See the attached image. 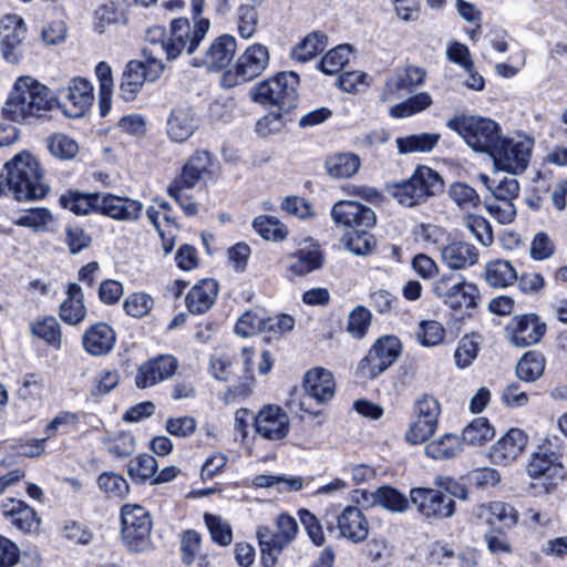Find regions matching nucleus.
Masks as SVG:
<instances>
[{
    "label": "nucleus",
    "mask_w": 567,
    "mask_h": 567,
    "mask_svg": "<svg viewBox=\"0 0 567 567\" xmlns=\"http://www.w3.org/2000/svg\"><path fill=\"white\" fill-rule=\"evenodd\" d=\"M56 104L45 85L31 76H21L14 83L2 113L13 122H25L41 117Z\"/></svg>",
    "instance_id": "1"
},
{
    "label": "nucleus",
    "mask_w": 567,
    "mask_h": 567,
    "mask_svg": "<svg viewBox=\"0 0 567 567\" xmlns=\"http://www.w3.org/2000/svg\"><path fill=\"white\" fill-rule=\"evenodd\" d=\"M7 183L17 199H42L49 192L38 159L28 152L16 155L4 166Z\"/></svg>",
    "instance_id": "2"
},
{
    "label": "nucleus",
    "mask_w": 567,
    "mask_h": 567,
    "mask_svg": "<svg viewBox=\"0 0 567 567\" xmlns=\"http://www.w3.org/2000/svg\"><path fill=\"white\" fill-rule=\"evenodd\" d=\"M209 20L200 18L190 27L185 18L174 19L171 23V35L164 39H151V52L161 51L166 60L173 61L183 52L194 53L209 30Z\"/></svg>",
    "instance_id": "3"
},
{
    "label": "nucleus",
    "mask_w": 567,
    "mask_h": 567,
    "mask_svg": "<svg viewBox=\"0 0 567 567\" xmlns=\"http://www.w3.org/2000/svg\"><path fill=\"white\" fill-rule=\"evenodd\" d=\"M476 153L491 156L499 143L503 133L501 126L493 120L475 115H456L446 123Z\"/></svg>",
    "instance_id": "4"
},
{
    "label": "nucleus",
    "mask_w": 567,
    "mask_h": 567,
    "mask_svg": "<svg viewBox=\"0 0 567 567\" xmlns=\"http://www.w3.org/2000/svg\"><path fill=\"white\" fill-rule=\"evenodd\" d=\"M299 76L295 72H280L256 83L249 90L250 99L262 105H271L289 112L298 102Z\"/></svg>",
    "instance_id": "5"
},
{
    "label": "nucleus",
    "mask_w": 567,
    "mask_h": 567,
    "mask_svg": "<svg viewBox=\"0 0 567 567\" xmlns=\"http://www.w3.org/2000/svg\"><path fill=\"white\" fill-rule=\"evenodd\" d=\"M527 474L533 482L535 495L551 493L565 480V468L557 452L543 445L536 451L528 465Z\"/></svg>",
    "instance_id": "6"
},
{
    "label": "nucleus",
    "mask_w": 567,
    "mask_h": 567,
    "mask_svg": "<svg viewBox=\"0 0 567 567\" xmlns=\"http://www.w3.org/2000/svg\"><path fill=\"white\" fill-rule=\"evenodd\" d=\"M442 190V177L430 167L419 166L408 181L394 187L392 194L401 205L413 207Z\"/></svg>",
    "instance_id": "7"
},
{
    "label": "nucleus",
    "mask_w": 567,
    "mask_h": 567,
    "mask_svg": "<svg viewBox=\"0 0 567 567\" xmlns=\"http://www.w3.org/2000/svg\"><path fill=\"white\" fill-rule=\"evenodd\" d=\"M298 525L295 518L281 514L276 522V530L267 526L257 528L256 536L261 551V564L264 567H274L278 556L288 544L296 537Z\"/></svg>",
    "instance_id": "8"
},
{
    "label": "nucleus",
    "mask_w": 567,
    "mask_h": 567,
    "mask_svg": "<svg viewBox=\"0 0 567 567\" xmlns=\"http://www.w3.org/2000/svg\"><path fill=\"white\" fill-rule=\"evenodd\" d=\"M533 145L534 141L527 136H502L491 157L496 168L519 174L528 166Z\"/></svg>",
    "instance_id": "9"
},
{
    "label": "nucleus",
    "mask_w": 567,
    "mask_h": 567,
    "mask_svg": "<svg viewBox=\"0 0 567 567\" xmlns=\"http://www.w3.org/2000/svg\"><path fill=\"white\" fill-rule=\"evenodd\" d=\"M122 536L133 551H143L150 545L152 520L148 512L137 504H126L121 509Z\"/></svg>",
    "instance_id": "10"
},
{
    "label": "nucleus",
    "mask_w": 567,
    "mask_h": 567,
    "mask_svg": "<svg viewBox=\"0 0 567 567\" xmlns=\"http://www.w3.org/2000/svg\"><path fill=\"white\" fill-rule=\"evenodd\" d=\"M269 64V52L265 45L252 44L237 59L234 69L221 76V85L233 87L259 76Z\"/></svg>",
    "instance_id": "11"
},
{
    "label": "nucleus",
    "mask_w": 567,
    "mask_h": 567,
    "mask_svg": "<svg viewBox=\"0 0 567 567\" xmlns=\"http://www.w3.org/2000/svg\"><path fill=\"white\" fill-rule=\"evenodd\" d=\"M401 348L400 340L394 336L378 339L367 355L359 362V374L370 380L377 378L396 361Z\"/></svg>",
    "instance_id": "12"
},
{
    "label": "nucleus",
    "mask_w": 567,
    "mask_h": 567,
    "mask_svg": "<svg viewBox=\"0 0 567 567\" xmlns=\"http://www.w3.org/2000/svg\"><path fill=\"white\" fill-rule=\"evenodd\" d=\"M410 502L419 515L429 520L446 519L452 517L455 513L454 499L434 488H411Z\"/></svg>",
    "instance_id": "13"
},
{
    "label": "nucleus",
    "mask_w": 567,
    "mask_h": 567,
    "mask_svg": "<svg viewBox=\"0 0 567 567\" xmlns=\"http://www.w3.org/2000/svg\"><path fill=\"white\" fill-rule=\"evenodd\" d=\"M433 292L454 310L473 309L481 299L476 285L465 280L454 281L453 276L437 279L433 285Z\"/></svg>",
    "instance_id": "14"
},
{
    "label": "nucleus",
    "mask_w": 567,
    "mask_h": 567,
    "mask_svg": "<svg viewBox=\"0 0 567 567\" xmlns=\"http://www.w3.org/2000/svg\"><path fill=\"white\" fill-rule=\"evenodd\" d=\"M441 408L436 399L424 395L414 405V421L405 433V439L411 444H421L434 434Z\"/></svg>",
    "instance_id": "15"
},
{
    "label": "nucleus",
    "mask_w": 567,
    "mask_h": 567,
    "mask_svg": "<svg viewBox=\"0 0 567 567\" xmlns=\"http://www.w3.org/2000/svg\"><path fill=\"white\" fill-rule=\"evenodd\" d=\"M333 223L349 230L371 228L375 225L374 212L355 200H339L330 212Z\"/></svg>",
    "instance_id": "16"
},
{
    "label": "nucleus",
    "mask_w": 567,
    "mask_h": 567,
    "mask_svg": "<svg viewBox=\"0 0 567 567\" xmlns=\"http://www.w3.org/2000/svg\"><path fill=\"white\" fill-rule=\"evenodd\" d=\"M256 433L269 441L285 439L290 429L287 412L278 405H265L254 417Z\"/></svg>",
    "instance_id": "17"
},
{
    "label": "nucleus",
    "mask_w": 567,
    "mask_h": 567,
    "mask_svg": "<svg viewBox=\"0 0 567 567\" xmlns=\"http://www.w3.org/2000/svg\"><path fill=\"white\" fill-rule=\"evenodd\" d=\"M425 72L415 66L398 69L385 82L382 100L392 102L413 92L424 81Z\"/></svg>",
    "instance_id": "18"
},
{
    "label": "nucleus",
    "mask_w": 567,
    "mask_h": 567,
    "mask_svg": "<svg viewBox=\"0 0 567 567\" xmlns=\"http://www.w3.org/2000/svg\"><path fill=\"white\" fill-rule=\"evenodd\" d=\"M177 360L173 355H158L137 369L135 384L138 389H146L169 379L177 369Z\"/></svg>",
    "instance_id": "19"
},
{
    "label": "nucleus",
    "mask_w": 567,
    "mask_h": 567,
    "mask_svg": "<svg viewBox=\"0 0 567 567\" xmlns=\"http://www.w3.org/2000/svg\"><path fill=\"white\" fill-rule=\"evenodd\" d=\"M507 332L516 347H529L537 343L546 332V324L536 315H524L513 318Z\"/></svg>",
    "instance_id": "20"
},
{
    "label": "nucleus",
    "mask_w": 567,
    "mask_h": 567,
    "mask_svg": "<svg viewBox=\"0 0 567 567\" xmlns=\"http://www.w3.org/2000/svg\"><path fill=\"white\" fill-rule=\"evenodd\" d=\"M60 93L70 104L63 110L64 114L74 118L84 115L94 100L93 85L84 78L72 79L69 86L62 89Z\"/></svg>",
    "instance_id": "21"
},
{
    "label": "nucleus",
    "mask_w": 567,
    "mask_h": 567,
    "mask_svg": "<svg viewBox=\"0 0 567 567\" xmlns=\"http://www.w3.org/2000/svg\"><path fill=\"white\" fill-rule=\"evenodd\" d=\"M197 127L198 118L189 104L182 103L172 109L166 123V132L172 141L176 143L187 141Z\"/></svg>",
    "instance_id": "22"
},
{
    "label": "nucleus",
    "mask_w": 567,
    "mask_h": 567,
    "mask_svg": "<svg viewBox=\"0 0 567 567\" xmlns=\"http://www.w3.org/2000/svg\"><path fill=\"white\" fill-rule=\"evenodd\" d=\"M235 52V38L224 34L213 41L203 58H194L193 65L206 66L208 70H221L230 63Z\"/></svg>",
    "instance_id": "23"
},
{
    "label": "nucleus",
    "mask_w": 567,
    "mask_h": 567,
    "mask_svg": "<svg viewBox=\"0 0 567 567\" xmlns=\"http://www.w3.org/2000/svg\"><path fill=\"white\" fill-rule=\"evenodd\" d=\"M99 209L102 215L117 220H135L142 213L143 205L135 199L112 194H100Z\"/></svg>",
    "instance_id": "24"
},
{
    "label": "nucleus",
    "mask_w": 567,
    "mask_h": 567,
    "mask_svg": "<svg viewBox=\"0 0 567 567\" xmlns=\"http://www.w3.org/2000/svg\"><path fill=\"white\" fill-rule=\"evenodd\" d=\"M526 445V434L519 429H511L492 446L491 457L496 464H511L523 453Z\"/></svg>",
    "instance_id": "25"
},
{
    "label": "nucleus",
    "mask_w": 567,
    "mask_h": 567,
    "mask_svg": "<svg viewBox=\"0 0 567 567\" xmlns=\"http://www.w3.org/2000/svg\"><path fill=\"white\" fill-rule=\"evenodd\" d=\"M337 528L341 537L361 543L368 537L369 522L357 506H347L337 516Z\"/></svg>",
    "instance_id": "26"
},
{
    "label": "nucleus",
    "mask_w": 567,
    "mask_h": 567,
    "mask_svg": "<svg viewBox=\"0 0 567 567\" xmlns=\"http://www.w3.org/2000/svg\"><path fill=\"white\" fill-rule=\"evenodd\" d=\"M477 248L466 241L455 240L441 248L442 261L453 270L466 269L478 261Z\"/></svg>",
    "instance_id": "27"
},
{
    "label": "nucleus",
    "mask_w": 567,
    "mask_h": 567,
    "mask_svg": "<svg viewBox=\"0 0 567 567\" xmlns=\"http://www.w3.org/2000/svg\"><path fill=\"white\" fill-rule=\"evenodd\" d=\"M116 334L111 326L105 322H97L91 326L82 337V343L91 355H104L112 351Z\"/></svg>",
    "instance_id": "28"
},
{
    "label": "nucleus",
    "mask_w": 567,
    "mask_h": 567,
    "mask_svg": "<svg viewBox=\"0 0 567 567\" xmlns=\"http://www.w3.org/2000/svg\"><path fill=\"white\" fill-rule=\"evenodd\" d=\"M303 388L309 398L319 403H324L334 395L336 383L332 373L319 367L306 373Z\"/></svg>",
    "instance_id": "29"
},
{
    "label": "nucleus",
    "mask_w": 567,
    "mask_h": 567,
    "mask_svg": "<svg viewBox=\"0 0 567 567\" xmlns=\"http://www.w3.org/2000/svg\"><path fill=\"white\" fill-rule=\"evenodd\" d=\"M218 293V284L214 279H204L192 287L185 303L190 313L202 315L212 308Z\"/></svg>",
    "instance_id": "30"
},
{
    "label": "nucleus",
    "mask_w": 567,
    "mask_h": 567,
    "mask_svg": "<svg viewBox=\"0 0 567 567\" xmlns=\"http://www.w3.org/2000/svg\"><path fill=\"white\" fill-rule=\"evenodd\" d=\"M25 25L21 18L8 16L0 23V39L2 43V54L7 61H14L16 56L11 52L17 48L25 37Z\"/></svg>",
    "instance_id": "31"
},
{
    "label": "nucleus",
    "mask_w": 567,
    "mask_h": 567,
    "mask_svg": "<svg viewBox=\"0 0 567 567\" xmlns=\"http://www.w3.org/2000/svg\"><path fill=\"white\" fill-rule=\"evenodd\" d=\"M2 513L13 526L23 533L31 532L38 525L35 511L22 501L7 499L2 503Z\"/></svg>",
    "instance_id": "32"
},
{
    "label": "nucleus",
    "mask_w": 567,
    "mask_h": 567,
    "mask_svg": "<svg viewBox=\"0 0 567 567\" xmlns=\"http://www.w3.org/2000/svg\"><path fill=\"white\" fill-rule=\"evenodd\" d=\"M68 298L60 306V317L69 324H79L85 317L83 292L75 282H70L66 290Z\"/></svg>",
    "instance_id": "33"
},
{
    "label": "nucleus",
    "mask_w": 567,
    "mask_h": 567,
    "mask_svg": "<svg viewBox=\"0 0 567 567\" xmlns=\"http://www.w3.org/2000/svg\"><path fill=\"white\" fill-rule=\"evenodd\" d=\"M210 164L212 156L207 151H196L183 166L181 174L174 179L183 185L196 186Z\"/></svg>",
    "instance_id": "34"
},
{
    "label": "nucleus",
    "mask_w": 567,
    "mask_h": 567,
    "mask_svg": "<svg viewBox=\"0 0 567 567\" xmlns=\"http://www.w3.org/2000/svg\"><path fill=\"white\" fill-rule=\"evenodd\" d=\"M145 82L142 61H130L122 75L120 96L128 102L133 101Z\"/></svg>",
    "instance_id": "35"
},
{
    "label": "nucleus",
    "mask_w": 567,
    "mask_h": 567,
    "mask_svg": "<svg viewBox=\"0 0 567 567\" xmlns=\"http://www.w3.org/2000/svg\"><path fill=\"white\" fill-rule=\"evenodd\" d=\"M322 266V255L319 249H299L289 257L288 269L292 275L302 277Z\"/></svg>",
    "instance_id": "36"
},
{
    "label": "nucleus",
    "mask_w": 567,
    "mask_h": 567,
    "mask_svg": "<svg viewBox=\"0 0 567 567\" xmlns=\"http://www.w3.org/2000/svg\"><path fill=\"white\" fill-rule=\"evenodd\" d=\"M480 179L496 202L513 203V200L518 196L519 184L514 177L491 179L487 175L481 174Z\"/></svg>",
    "instance_id": "37"
},
{
    "label": "nucleus",
    "mask_w": 567,
    "mask_h": 567,
    "mask_svg": "<svg viewBox=\"0 0 567 567\" xmlns=\"http://www.w3.org/2000/svg\"><path fill=\"white\" fill-rule=\"evenodd\" d=\"M517 279V274L507 260L496 259L485 266V280L495 288H504Z\"/></svg>",
    "instance_id": "38"
},
{
    "label": "nucleus",
    "mask_w": 567,
    "mask_h": 567,
    "mask_svg": "<svg viewBox=\"0 0 567 567\" xmlns=\"http://www.w3.org/2000/svg\"><path fill=\"white\" fill-rule=\"evenodd\" d=\"M360 158L353 153H340L327 158L324 167L334 178H348L360 168Z\"/></svg>",
    "instance_id": "39"
},
{
    "label": "nucleus",
    "mask_w": 567,
    "mask_h": 567,
    "mask_svg": "<svg viewBox=\"0 0 567 567\" xmlns=\"http://www.w3.org/2000/svg\"><path fill=\"white\" fill-rule=\"evenodd\" d=\"M328 44V37L322 31L309 33L299 44H297L291 55L300 62H307L321 53Z\"/></svg>",
    "instance_id": "40"
},
{
    "label": "nucleus",
    "mask_w": 567,
    "mask_h": 567,
    "mask_svg": "<svg viewBox=\"0 0 567 567\" xmlns=\"http://www.w3.org/2000/svg\"><path fill=\"white\" fill-rule=\"evenodd\" d=\"M441 136L436 133H422L412 134L405 137H398L395 140L398 151L401 154L414 153V152H430L439 143Z\"/></svg>",
    "instance_id": "41"
},
{
    "label": "nucleus",
    "mask_w": 567,
    "mask_h": 567,
    "mask_svg": "<svg viewBox=\"0 0 567 567\" xmlns=\"http://www.w3.org/2000/svg\"><path fill=\"white\" fill-rule=\"evenodd\" d=\"M462 450V443L457 435L444 434L425 445V454L432 458H452Z\"/></svg>",
    "instance_id": "42"
},
{
    "label": "nucleus",
    "mask_w": 567,
    "mask_h": 567,
    "mask_svg": "<svg viewBox=\"0 0 567 567\" xmlns=\"http://www.w3.org/2000/svg\"><path fill=\"white\" fill-rule=\"evenodd\" d=\"M31 334L44 340L48 344L61 348L60 323L54 317L38 318L30 323Z\"/></svg>",
    "instance_id": "43"
},
{
    "label": "nucleus",
    "mask_w": 567,
    "mask_h": 567,
    "mask_svg": "<svg viewBox=\"0 0 567 567\" xmlns=\"http://www.w3.org/2000/svg\"><path fill=\"white\" fill-rule=\"evenodd\" d=\"M544 368V357L540 353L529 351L518 361L516 365V374L523 381L533 382L543 374Z\"/></svg>",
    "instance_id": "44"
},
{
    "label": "nucleus",
    "mask_w": 567,
    "mask_h": 567,
    "mask_svg": "<svg viewBox=\"0 0 567 567\" xmlns=\"http://www.w3.org/2000/svg\"><path fill=\"white\" fill-rule=\"evenodd\" d=\"M495 435L493 426L487 419L477 417L463 430V441L470 445H483Z\"/></svg>",
    "instance_id": "45"
},
{
    "label": "nucleus",
    "mask_w": 567,
    "mask_h": 567,
    "mask_svg": "<svg viewBox=\"0 0 567 567\" xmlns=\"http://www.w3.org/2000/svg\"><path fill=\"white\" fill-rule=\"evenodd\" d=\"M485 513L489 515L487 518L488 522L493 523L494 518L505 527H512L518 520L517 511L512 505L504 502H492L488 505H482L480 507V516H484Z\"/></svg>",
    "instance_id": "46"
},
{
    "label": "nucleus",
    "mask_w": 567,
    "mask_h": 567,
    "mask_svg": "<svg viewBox=\"0 0 567 567\" xmlns=\"http://www.w3.org/2000/svg\"><path fill=\"white\" fill-rule=\"evenodd\" d=\"M343 243L349 251L358 256L371 252L375 246L374 237L367 228L347 231Z\"/></svg>",
    "instance_id": "47"
},
{
    "label": "nucleus",
    "mask_w": 567,
    "mask_h": 567,
    "mask_svg": "<svg viewBox=\"0 0 567 567\" xmlns=\"http://www.w3.org/2000/svg\"><path fill=\"white\" fill-rule=\"evenodd\" d=\"M97 198H100L99 193L91 194H80L74 193L69 196H62L61 203L62 205L73 212L76 215H86L91 210L99 209Z\"/></svg>",
    "instance_id": "48"
},
{
    "label": "nucleus",
    "mask_w": 567,
    "mask_h": 567,
    "mask_svg": "<svg viewBox=\"0 0 567 567\" xmlns=\"http://www.w3.org/2000/svg\"><path fill=\"white\" fill-rule=\"evenodd\" d=\"M53 221L52 214L45 208H32L25 210L13 224L21 227L31 228L33 231L40 233L48 229V225Z\"/></svg>",
    "instance_id": "49"
},
{
    "label": "nucleus",
    "mask_w": 567,
    "mask_h": 567,
    "mask_svg": "<svg viewBox=\"0 0 567 567\" xmlns=\"http://www.w3.org/2000/svg\"><path fill=\"white\" fill-rule=\"evenodd\" d=\"M254 229L267 240H282L288 230L286 226L274 216H259L254 219Z\"/></svg>",
    "instance_id": "50"
},
{
    "label": "nucleus",
    "mask_w": 567,
    "mask_h": 567,
    "mask_svg": "<svg viewBox=\"0 0 567 567\" xmlns=\"http://www.w3.org/2000/svg\"><path fill=\"white\" fill-rule=\"evenodd\" d=\"M374 502L391 512L403 513L410 501L395 488L382 486L374 493Z\"/></svg>",
    "instance_id": "51"
},
{
    "label": "nucleus",
    "mask_w": 567,
    "mask_h": 567,
    "mask_svg": "<svg viewBox=\"0 0 567 567\" xmlns=\"http://www.w3.org/2000/svg\"><path fill=\"white\" fill-rule=\"evenodd\" d=\"M432 104V97L426 92L415 94L405 101L391 107L390 114L393 117H406L426 110Z\"/></svg>",
    "instance_id": "52"
},
{
    "label": "nucleus",
    "mask_w": 567,
    "mask_h": 567,
    "mask_svg": "<svg viewBox=\"0 0 567 567\" xmlns=\"http://www.w3.org/2000/svg\"><path fill=\"white\" fill-rule=\"evenodd\" d=\"M205 524L209 530L212 539L220 546H228L233 540V533L229 523L220 516L206 513L204 515Z\"/></svg>",
    "instance_id": "53"
},
{
    "label": "nucleus",
    "mask_w": 567,
    "mask_h": 567,
    "mask_svg": "<svg viewBox=\"0 0 567 567\" xmlns=\"http://www.w3.org/2000/svg\"><path fill=\"white\" fill-rule=\"evenodd\" d=\"M351 54L347 44L330 50L320 61V70L326 74L338 73L349 62Z\"/></svg>",
    "instance_id": "54"
},
{
    "label": "nucleus",
    "mask_w": 567,
    "mask_h": 567,
    "mask_svg": "<svg viewBox=\"0 0 567 567\" xmlns=\"http://www.w3.org/2000/svg\"><path fill=\"white\" fill-rule=\"evenodd\" d=\"M49 152L56 158L71 159L78 152V143L64 134H54L47 141Z\"/></svg>",
    "instance_id": "55"
},
{
    "label": "nucleus",
    "mask_w": 567,
    "mask_h": 567,
    "mask_svg": "<svg viewBox=\"0 0 567 567\" xmlns=\"http://www.w3.org/2000/svg\"><path fill=\"white\" fill-rule=\"evenodd\" d=\"M449 196L463 209L477 207L480 204V196L476 190L465 183H453L449 188Z\"/></svg>",
    "instance_id": "56"
},
{
    "label": "nucleus",
    "mask_w": 567,
    "mask_h": 567,
    "mask_svg": "<svg viewBox=\"0 0 567 567\" xmlns=\"http://www.w3.org/2000/svg\"><path fill=\"white\" fill-rule=\"evenodd\" d=\"M100 489L110 498L122 497L128 493L125 478L112 472H104L97 478Z\"/></svg>",
    "instance_id": "57"
},
{
    "label": "nucleus",
    "mask_w": 567,
    "mask_h": 567,
    "mask_svg": "<svg viewBox=\"0 0 567 567\" xmlns=\"http://www.w3.org/2000/svg\"><path fill=\"white\" fill-rule=\"evenodd\" d=\"M128 474L133 478L146 481L154 478L157 461L150 454H140L128 463Z\"/></svg>",
    "instance_id": "58"
},
{
    "label": "nucleus",
    "mask_w": 567,
    "mask_h": 567,
    "mask_svg": "<svg viewBox=\"0 0 567 567\" xmlns=\"http://www.w3.org/2000/svg\"><path fill=\"white\" fill-rule=\"evenodd\" d=\"M154 306L153 298L144 292L130 295L123 303L124 311L134 318H142L150 313Z\"/></svg>",
    "instance_id": "59"
},
{
    "label": "nucleus",
    "mask_w": 567,
    "mask_h": 567,
    "mask_svg": "<svg viewBox=\"0 0 567 567\" xmlns=\"http://www.w3.org/2000/svg\"><path fill=\"white\" fill-rule=\"evenodd\" d=\"M195 187L194 185H183L174 179L167 187V194L174 198L186 216H195L197 214V204L187 195V190Z\"/></svg>",
    "instance_id": "60"
},
{
    "label": "nucleus",
    "mask_w": 567,
    "mask_h": 567,
    "mask_svg": "<svg viewBox=\"0 0 567 567\" xmlns=\"http://www.w3.org/2000/svg\"><path fill=\"white\" fill-rule=\"evenodd\" d=\"M371 323L370 311L362 307L357 306L350 313L347 323V331L354 338H362L365 336Z\"/></svg>",
    "instance_id": "61"
},
{
    "label": "nucleus",
    "mask_w": 567,
    "mask_h": 567,
    "mask_svg": "<svg viewBox=\"0 0 567 567\" xmlns=\"http://www.w3.org/2000/svg\"><path fill=\"white\" fill-rule=\"evenodd\" d=\"M466 228L485 247L494 243V236L489 223L481 216L470 215L465 220Z\"/></svg>",
    "instance_id": "62"
},
{
    "label": "nucleus",
    "mask_w": 567,
    "mask_h": 567,
    "mask_svg": "<svg viewBox=\"0 0 567 567\" xmlns=\"http://www.w3.org/2000/svg\"><path fill=\"white\" fill-rule=\"evenodd\" d=\"M61 532L65 539L79 545H87L93 538V533L85 524L73 519L65 520Z\"/></svg>",
    "instance_id": "63"
},
{
    "label": "nucleus",
    "mask_w": 567,
    "mask_h": 567,
    "mask_svg": "<svg viewBox=\"0 0 567 567\" xmlns=\"http://www.w3.org/2000/svg\"><path fill=\"white\" fill-rule=\"evenodd\" d=\"M135 450V439L132 434L120 432L107 440V451L116 458H125Z\"/></svg>",
    "instance_id": "64"
}]
</instances>
